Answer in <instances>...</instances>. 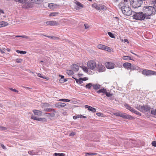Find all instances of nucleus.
<instances>
[{
  "label": "nucleus",
  "instance_id": "nucleus-1",
  "mask_svg": "<svg viewBox=\"0 0 156 156\" xmlns=\"http://www.w3.org/2000/svg\"><path fill=\"white\" fill-rule=\"evenodd\" d=\"M144 13H145L146 19L151 18V16L154 15L156 13V8L152 6H145L143 8Z\"/></svg>",
  "mask_w": 156,
  "mask_h": 156
},
{
  "label": "nucleus",
  "instance_id": "nucleus-2",
  "mask_svg": "<svg viewBox=\"0 0 156 156\" xmlns=\"http://www.w3.org/2000/svg\"><path fill=\"white\" fill-rule=\"evenodd\" d=\"M119 7L121 6V9L123 13L126 16H130L132 14V11L129 6L127 4L123 3H120Z\"/></svg>",
  "mask_w": 156,
  "mask_h": 156
},
{
  "label": "nucleus",
  "instance_id": "nucleus-3",
  "mask_svg": "<svg viewBox=\"0 0 156 156\" xmlns=\"http://www.w3.org/2000/svg\"><path fill=\"white\" fill-rule=\"evenodd\" d=\"M135 14L133 16V18L138 20H144L146 19L145 13L144 12H134Z\"/></svg>",
  "mask_w": 156,
  "mask_h": 156
},
{
  "label": "nucleus",
  "instance_id": "nucleus-4",
  "mask_svg": "<svg viewBox=\"0 0 156 156\" xmlns=\"http://www.w3.org/2000/svg\"><path fill=\"white\" fill-rule=\"evenodd\" d=\"M129 1L132 6L135 9L141 6L143 2L141 0H129Z\"/></svg>",
  "mask_w": 156,
  "mask_h": 156
},
{
  "label": "nucleus",
  "instance_id": "nucleus-5",
  "mask_svg": "<svg viewBox=\"0 0 156 156\" xmlns=\"http://www.w3.org/2000/svg\"><path fill=\"white\" fill-rule=\"evenodd\" d=\"M115 115L120 116L126 119H131L133 117L130 115H128L125 113L120 112H115L113 113Z\"/></svg>",
  "mask_w": 156,
  "mask_h": 156
},
{
  "label": "nucleus",
  "instance_id": "nucleus-6",
  "mask_svg": "<svg viewBox=\"0 0 156 156\" xmlns=\"http://www.w3.org/2000/svg\"><path fill=\"white\" fill-rule=\"evenodd\" d=\"M87 65V67L92 70L94 69L96 67V62L94 60H90L88 61Z\"/></svg>",
  "mask_w": 156,
  "mask_h": 156
},
{
  "label": "nucleus",
  "instance_id": "nucleus-7",
  "mask_svg": "<svg viewBox=\"0 0 156 156\" xmlns=\"http://www.w3.org/2000/svg\"><path fill=\"white\" fill-rule=\"evenodd\" d=\"M96 67L97 70L99 72H104L106 69L105 67L100 63H99L97 66L96 65Z\"/></svg>",
  "mask_w": 156,
  "mask_h": 156
},
{
  "label": "nucleus",
  "instance_id": "nucleus-8",
  "mask_svg": "<svg viewBox=\"0 0 156 156\" xmlns=\"http://www.w3.org/2000/svg\"><path fill=\"white\" fill-rule=\"evenodd\" d=\"M154 71L145 69L142 72V73L146 76H149L153 75Z\"/></svg>",
  "mask_w": 156,
  "mask_h": 156
},
{
  "label": "nucleus",
  "instance_id": "nucleus-9",
  "mask_svg": "<svg viewBox=\"0 0 156 156\" xmlns=\"http://www.w3.org/2000/svg\"><path fill=\"white\" fill-rule=\"evenodd\" d=\"M45 4H46L47 5H48V7L51 9H55L58 8L59 5H58L56 4H53L51 3L48 4L47 2H45Z\"/></svg>",
  "mask_w": 156,
  "mask_h": 156
},
{
  "label": "nucleus",
  "instance_id": "nucleus-10",
  "mask_svg": "<svg viewBox=\"0 0 156 156\" xmlns=\"http://www.w3.org/2000/svg\"><path fill=\"white\" fill-rule=\"evenodd\" d=\"M141 112H147V111L149 110L151 108L148 105H145L143 106H141V107L140 108Z\"/></svg>",
  "mask_w": 156,
  "mask_h": 156
},
{
  "label": "nucleus",
  "instance_id": "nucleus-11",
  "mask_svg": "<svg viewBox=\"0 0 156 156\" xmlns=\"http://www.w3.org/2000/svg\"><path fill=\"white\" fill-rule=\"evenodd\" d=\"M105 66L108 69H112L114 67L115 64L111 62H106L105 63Z\"/></svg>",
  "mask_w": 156,
  "mask_h": 156
},
{
  "label": "nucleus",
  "instance_id": "nucleus-12",
  "mask_svg": "<svg viewBox=\"0 0 156 156\" xmlns=\"http://www.w3.org/2000/svg\"><path fill=\"white\" fill-rule=\"evenodd\" d=\"M33 2H27L23 6V8H30L33 7Z\"/></svg>",
  "mask_w": 156,
  "mask_h": 156
},
{
  "label": "nucleus",
  "instance_id": "nucleus-13",
  "mask_svg": "<svg viewBox=\"0 0 156 156\" xmlns=\"http://www.w3.org/2000/svg\"><path fill=\"white\" fill-rule=\"evenodd\" d=\"M46 23L48 25L55 26L59 25V23H58L53 21H48L46 22Z\"/></svg>",
  "mask_w": 156,
  "mask_h": 156
},
{
  "label": "nucleus",
  "instance_id": "nucleus-14",
  "mask_svg": "<svg viewBox=\"0 0 156 156\" xmlns=\"http://www.w3.org/2000/svg\"><path fill=\"white\" fill-rule=\"evenodd\" d=\"M85 107L86 108H88V109L89 111H91L93 112H95L96 111V109L95 108L92 107L90 106L85 105Z\"/></svg>",
  "mask_w": 156,
  "mask_h": 156
},
{
  "label": "nucleus",
  "instance_id": "nucleus-15",
  "mask_svg": "<svg viewBox=\"0 0 156 156\" xmlns=\"http://www.w3.org/2000/svg\"><path fill=\"white\" fill-rule=\"evenodd\" d=\"M72 69L75 71H77L79 69L78 66L76 64H73L71 66Z\"/></svg>",
  "mask_w": 156,
  "mask_h": 156
},
{
  "label": "nucleus",
  "instance_id": "nucleus-16",
  "mask_svg": "<svg viewBox=\"0 0 156 156\" xmlns=\"http://www.w3.org/2000/svg\"><path fill=\"white\" fill-rule=\"evenodd\" d=\"M65 103L61 102L55 104V106L57 107L60 108V107H63L66 106Z\"/></svg>",
  "mask_w": 156,
  "mask_h": 156
},
{
  "label": "nucleus",
  "instance_id": "nucleus-17",
  "mask_svg": "<svg viewBox=\"0 0 156 156\" xmlns=\"http://www.w3.org/2000/svg\"><path fill=\"white\" fill-rule=\"evenodd\" d=\"M101 86L98 83L93 85V88L95 90H97L101 88Z\"/></svg>",
  "mask_w": 156,
  "mask_h": 156
},
{
  "label": "nucleus",
  "instance_id": "nucleus-18",
  "mask_svg": "<svg viewBox=\"0 0 156 156\" xmlns=\"http://www.w3.org/2000/svg\"><path fill=\"white\" fill-rule=\"evenodd\" d=\"M131 64L129 62H126L123 64V66L125 68L130 69L131 67Z\"/></svg>",
  "mask_w": 156,
  "mask_h": 156
},
{
  "label": "nucleus",
  "instance_id": "nucleus-19",
  "mask_svg": "<svg viewBox=\"0 0 156 156\" xmlns=\"http://www.w3.org/2000/svg\"><path fill=\"white\" fill-rule=\"evenodd\" d=\"M33 112L35 115L41 116L42 115V112L39 110H33Z\"/></svg>",
  "mask_w": 156,
  "mask_h": 156
},
{
  "label": "nucleus",
  "instance_id": "nucleus-20",
  "mask_svg": "<svg viewBox=\"0 0 156 156\" xmlns=\"http://www.w3.org/2000/svg\"><path fill=\"white\" fill-rule=\"evenodd\" d=\"M8 23L4 21L0 22V28L7 26Z\"/></svg>",
  "mask_w": 156,
  "mask_h": 156
},
{
  "label": "nucleus",
  "instance_id": "nucleus-21",
  "mask_svg": "<svg viewBox=\"0 0 156 156\" xmlns=\"http://www.w3.org/2000/svg\"><path fill=\"white\" fill-rule=\"evenodd\" d=\"M106 91V89L105 88H102L101 89L99 90H98L97 91V93L98 94H99L101 93H103L104 94H105V92Z\"/></svg>",
  "mask_w": 156,
  "mask_h": 156
},
{
  "label": "nucleus",
  "instance_id": "nucleus-22",
  "mask_svg": "<svg viewBox=\"0 0 156 156\" xmlns=\"http://www.w3.org/2000/svg\"><path fill=\"white\" fill-rule=\"evenodd\" d=\"M33 3H35L36 4H39L41 3L44 0H30Z\"/></svg>",
  "mask_w": 156,
  "mask_h": 156
},
{
  "label": "nucleus",
  "instance_id": "nucleus-23",
  "mask_svg": "<svg viewBox=\"0 0 156 156\" xmlns=\"http://www.w3.org/2000/svg\"><path fill=\"white\" fill-rule=\"evenodd\" d=\"M44 111L46 112H55V109L51 108H45L44 109Z\"/></svg>",
  "mask_w": 156,
  "mask_h": 156
},
{
  "label": "nucleus",
  "instance_id": "nucleus-24",
  "mask_svg": "<svg viewBox=\"0 0 156 156\" xmlns=\"http://www.w3.org/2000/svg\"><path fill=\"white\" fill-rule=\"evenodd\" d=\"M66 73L69 76L73 74V72L72 70H67L66 71Z\"/></svg>",
  "mask_w": 156,
  "mask_h": 156
},
{
  "label": "nucleus",
  "instance_id": "nucleus-25",
  "mask_svg": "<svg viewBox=\"0 0 156 156\" xmlns=\"http://www.w3.org/2000/svg\"><path fill=\"white\" fill-rule=\"evenodd\" d=\"M122 59L126 60H131V57L129 56H123L122 57Z\"/></svg>",
  "mask_w": 156,
  "mask_h": 156
},
{
  "label": "nucleus",
  "instance_id": "nucleus-26",
  "mask_svg": "<svg viewBox=\"0 0 156 156\" xmlns=\"http://www.w3.org/2000/svg\"><path fill=\"white\" fill-rule=\"evenodd\" d=\"M105 8L106 7L103 5H99L98 10H103V9H105Z\"/></svg>",
  "mask_w": 156,
  "mask_h": 156
},
{
  "label": "nucleus",
  "instance_id": "nucleus-27",
  "mask_svg": "<svg viewBox=\"0 0 156 156\" xmlns=\"http://www.w3.org/2000/svg\"><path fill=\"white\" fill-rule=\"evenodd\" d=\"M54 155L55 156H65V154L62 153H54Z\"/></svg>",
  "mask_w": 156,
  "mask_h": 156
},
{
  "label": "nucleus",
  "instance_id": "nucleus-28",
  "mask_svg": "<svg viewBox=\"0 0 156 156\" xmlns=\"http://www.w3.org/2000/svg\"><path fill=\"white\" fill-rule=\"evenodd\" d=\"M98 47L99 49L104 50L105 46L101 44H99L98 46Z\"/></svg>",
  "mask_w": 156,
  "mask_h": 156
},
{
  "label": "nucleus",
  "instance_id": "nucleus-29",
  "mask_svg": "<svg viewBox=\"0 0 156 156\" xmlns=\"http://www.w3.org/2000/svg\"><path fill=\"white\" fill-rule=\"evenodd\" d=\"M93 85L91 83H89L87 84L85 86V87L87 88H88V89H90L91 87L92 86L93 87Z\"/></svg>",
  "mask_w": 156,
  "mask_h": 156
},
{
  "label": "nucleus",
  "instance_id": "nucleus-30",
  "mask_svg": "<svg viewBox=\"0 0 156 156\" xmlns=\"http://www.w3.org/2000/svg\"><path fill=\"white\" fill-rule=\"evenodd\" d=\"M81 67L83 70L86 73H88V69L87 68V67L85 66H80Z\"/></svg>",
  "mask_w": 156,
  "mask_h": 156
},
{
  "label": "nucleus",
  "instance_id": "nucleus-31",
  "mask_svg": "<svg viewBox=\"0 0 156 156\" xmlns=\"http://www.w3.org/2000/svg\"><path fill=\"white\" fill-rule=\"evenodd\" d=\"M16 37H22L23 38H26L27 39H30V37L29 36L26 35H23V36H16Z\"/></svg>",
  "mask_w": 156,
  "mask_h": 156
},
{
  "label": "nucleus",
  "instance_id": "nucleus-32",
  "mask_svg": "<svg viewBox=\"0 0 156 156\" xmlns=\"http://www.w3.org/2000/svg\"><path fill=\"white\" fill-rule=\"evenodd\" d=\"M38 121H41L42 122H47V120L46 119L44 118H38L37 119Z\"/></svg>",
  "mask_w": 156,
  "mask_h": 156
},
{
  "label": "nucleus",
  "instance_id": "nucleus-33",
  "mask_svg": "<svg viewBox=\"0 0 156 156\" xmlns=\"http://www.w3.org/2000/svg\"><path fill=\"white\" fill-rule=\"evenodd\" d=\"M137 67L135 65H132L131 64V67L129 69L132 70H136L137 69Z\"/></svg>",
  "mask_w": 156,
  "mask_h": 156
},
{
  "label": "nucleus",
  "instance_id": "nucleus-34",
  "mask_svg": "<svg viewBox=\"0 0 156 156\" xmlns=\"http://www.w3.org/2000/svg\"><path fill=\"white\" fill-rule=\"evenodd\" d=\"M92 6L94 8L98 10L99 5H98V4L96 3L93 4L92 5Z\"/></svg>",
  "mask_w": 156,
  "mask_h": 156
},
{
  "label": "nucleus",
  "instance_id": "nucleus-35",
  "mask_svg": "<svg viewBox=\"0 0 156 156\" xmlns=\"http://www.w3.org/2000/svg\"><path fill=\"white\" fill-rule=\"evenodd\" d=\"M58 14V12H54L51 13L50 14V16H57Z\"/></svg>",
  "mask_w": 156,
  "mask_h": 156
},
{
  "label": "nucleus",
  "instance_id": "nucleus-36",
  "mask_svg": "<svg viewBox=\"0 0 156 156\" xmlns=\"http://www.w3.org/2000/svg\"><path fill=\"white\" fill-rule=\"evenodd\" d=\"M85 154L86 156H92V155H96L97 154L96 153H85Z\"/></svg>",
  "mask_w": 156,
  "mask_h": 156
},
{
  "label": "nucleus",
  "instance_id": "nucleus-37",
  "mask_svg": "<svg viewBox=\"0 0 156 156\" xmlns=\"http://www.w3.org/2000/svg\"><path fill=\"white\" fill-rule=\"evenodd\" d=\"M75 3L77 5L79 6L81 8H83V5L81 3H80V2H78L76 1L75 2Z\"/></svg>",
  "mask_w": 156,
  "mask_h": 156
},
{
  "label": "nucleus",
  "instance_id": "nucleus-38",
  "mask_svg": "<svg viewBox=\"0 0 156 156\" xmlns=\"http://www.w3.org/2000/svg\"><path fill=\"white\" fill-rule=\"evenodd\" d=\"M16 2H18L20 3H24L26 2V0H14Z\"/></svg>",
  "mask_w": 156,
  "mask_h": 156
},
{
  "label": "nucleus",
  "instance_id": "nucleus-39",
  "mask_svg": "<svg viewBox=\"0 0 156 156\" xmlns=\"http://www.w3.org/2000/svg\"><path fill=\"white\" fill-rule=\"evenodd\" d=\"M16 51L18 53H19L20 54H25L27 53L26 51H19V50H17Z\"/></svg>",
  "mask_w": 156,
  "mask_h": 156
},
{
  "label": "nucleus",
  "instance_id": "nucleus-40",
  "mask_svg": "<svg viewBox=\"0 0 156 156\" xmlns=\"http://www.w3.org/2000/svg\"><path fill=\"white\" fill-rule=\"evenodd\" d=\"M151 113L154 115L156 116V109H152L151 111Z\"/></svg>",
  "mask_w": 156,
  "mask_h": 156
},
{
  "label": "nucleus",
  "instance_id": "nucleus-41",
  "mask_svg": "<svg viewBox=\"0 0 156 156\" xmlns=\"http://www.w3.org/2000/svg\"><path fill=\"white\" fill-rule=\"evenodd\" d=\"M28 153L29 154L32 155L36 154L34 150L29 151H28Z\"/></svg>",
  "mask_w": 156,
  "mask_h": 156
},
{
  "label": "nucleus",
  "instance_id": "nucleus-42",
  "mask_svg": "<svg viewBox=\"0 0 156 156\" xmlns=\"http://www.w3.org/2000/svg\"><path fill=\"white\" fill-rule=\"evenodd\" d=\"M108 34L110 37L112 38H115V37L114 35L111 32H108Z\"/></svg>",
  "mask_w": 156,
  "mask_h": 156
},
{
  "label": "nucleus",
  "instance_id": "nucleus-43",
  "mask_svg": "<svg viewBox=\"0 0 156 156\" xmlns=\"http://www.w3.org/2000/svg\"><path fill=\"white\" fill-rule=\"evenodd\" d=\"M50 105L48 103H44L43 104L42 106L44 108H46L50 106Z\"/></svg>",
  "mask_w": 156,
  "mask_h": 156
},
{
  "label": "nucleus",
  "instance_id": "nucleus-44",
  "mask_svg": "<svg viewBox=\"0 0 156 156\" xmlns=\"http://www.w3.org/2000/svg\"><path fill=\"white\" fill-rule=\"evenodd\" d=\"M59 101H66L67 102H69L70 101L68 99H60Z\"/></svg>",
  "mask_w": 156,
  "mask_h": 156
},
{
  "label": "nucleus",
  "instance_id": "nucleus-45",
  "mask_svg": "<svg viewBox=\"0 0 156 156\" xmlns=\"http://www.w3.org/2000/svg\"><path fill=\"white\" fill-rule=\"evenodd\" d=\"M106 96L107 97H110L112 96V94H110L109 92H107V91H106V92H105V94Z\"/></svg>",
  "mask_w": 156,
  "mask_h": 156
},
{
  "label": "nucleus",
  "instance_id": "nucleus-46",
  "mask_svg": "<svg viewBox=\"0 0 156 156\" xmlns=\"http://www.w3.org/2000/svg\"><path fill=\"white\" fill-rule=\"evenodd\" d=\"M104 50L108 51H111V49L109 47L105 46V47Z\"/></svg>",
  "mask_w": 156,
  "mask_h": 156
},
{
  "label": "nucleus",
  "instance_id": "nucleus-47",
  "mask_svg": "<svg viewBox=\"0 0 156 156\" xmlns=\"http://www.w3.org/2000/svg\"><path fill=\"white\" fill-rule=\"evenodd\" d=\"M81 116L78 115L76 116H74L73 117L74 119H75L77 118H81Z\"/></svg>",
  "mask_w": 156,
  "mask_h": 156
},
{
  "label": "nucleus",
  "instance_id": "nucleus-48",
  "mask_svg": "<svg viewBox=\"0 0 156 156\" xmlns=\"http://www.w3.org/2000/svg\"><path fill=\"white\" fill-rule=\"evenodd\" d=\"M22 61V59L20 58H18L16 60V62L17 63L21 62Z\"/></svg>",
  "mask_w": 156,
  "mask_h": 156
},
{
  "label": "nucleus",
  "instance_id": "nucleus-49",
  "mask_svg": "<svg viewBox=\"0 0 156 156\" xmlns=\"http://www.w3.org/2000/svg\"><path fill=\"white\" fill-rule=\"evenodd\" d=\"M37 76L43 79H46L45 76H41V75L40 73H38L37 74Z\"/></svg>",
  "mask_w": 156,
  "mask_h": 156
},
{
  "label": "nucleus",
  "instance_id": "nucleus-50",
  "mask_svg": "<svg viewBox=\"0 0 156 156\" xmlns=\"http://www.w3.org/2000/svg\"><path fill=\"white\" fill-rule=\"evenodd\" d=\"M7 129L6 128L3 126H0V130H5Z\"/></svg>",
  "mask_w": 156,
  "mask_h": 156
},
{
  "label": "nucleus",
  "instance_id": "nucleus-51",
  "mask_svg": "<svg viewBox=\"0 0 156 156\" xmlns=\"http://www.w3.org/2000/svg\"><path fill=\"white\" fill-rule=\"evenodd\" d=\"M31 118L32 119H33L34 120H37V119H38V118H37V117H36L35 116H34V115H32L31 116Z\"/></svg>",
  "mask_w": 156,
  "mask_h": 156
},
{
  "label": "nucleus",
  "instance_id": "nucleus-52",
  "mask_svg": "<svg viewBox=\"0 0 156 156\" xmlns=\"http://www.w3.org/2000/svg\"><path fill=\"white\" fill-rule=\"evenodd\" d=\"M125 107L126 108L129 110H130V109L132 107L126 104L125 105Z\"/></svg>",
  "mask_w": 156,
  "mask_h": 156
},
{
  "label": "nucleus",
  "instance_id": "nucleus-53",
  "mask_svg": "<svg viewBox=\"0 0 156 156\" xmlns=\"http://www.w3.org/2000/svg\"><path fill=\"white\" fill-rule=\"evenodd\" d=\"M46 114H50V116L51 117H54L55 115V114L54 113H47Z\"/></svg>",
  "mask_w": 156,
  "mask_h": 156
},
{
  "label": "nucleus",
  "instance_id": "nucleus-54",
  "mask_svg": "<svg viewBox=\"0 0 156 156\" xmlns=\"http://www.w3.org/2000/svg\"><path fill=\"white\" fill-rule=\"evenodd\" d=\"M9 89L10 90L15 92L18 93V91L15 89H13L12 88H10Z\"/></svg>",
  "mask_w": 156,
  "mask_h": 156
},
{
  "label": "nucleus",
  "instance_id": "nucleus-55",
  "mask_svg": "<svg viewBox=\"0 0 156 156\" xmlns=\"http://www.w3.org/2000/svg\"><path fill=\"white\" fill-rule=\"evenodd\" d=\"M134 113L136 115H140V116L141 115V114L139 112L136 111H135V112H134Z\"/></svg>",
  "mask_w": 156,
  "mask_h": 156
},
{
  "label": "nucleus",
  "instance_id": "nucleus-56",
  "mask_svg": "<svg viewBox=\"0 0 156 156\" xmlns=\"http://www.w3.org/2000/svg\"><path fill=\"white\" fill-rule=\"evenodd\" d=\"M51 39L54 40H58L59 39V38L58 37L52 36Z\"/></svg>",
  "mask_w": 156,
  "mask_h": 156
},
{
  "label": "nucleus",
  "instance_id": "nucleus-57",
  "mask_svg": "<svg viewBox=\"0 0 156 156\" xmlns=\"http://www.w3.org/2000/svg\"><path fill=\"white\" fill-rule=\"evenodd\" d=\"M141 106H140V105H137V106L136 107V108L137 109H138V110H139V111H141V108H141Z\"/></svg>",
  "mask_w": 156,
  "mask_h": 156
},
{
  "label": "nucleus",
  "instance_id": "nucleus-58",
  "mask_svg": "<svg viewBox=\"0 0 156 156\" xmlns=\"http://www.w3.org/2000/svg\"><path fill=\"white\" fill-rule=\"evenodd\" d=\"M129 110L134 113L136 111V110L132 107H131Z\"/></svg>",
  "mask_w": 156,
  "mask_h": 156
},
{
  "label": "nucleus",
  "instance_id": "nucleus-59",
  "mask_svg": "<svg viewBox=\"0 0 156 156\" xmlns=\"http://www.w3.org/2000/svg\"><path fill=\"white\" fill-rule=\"evenodd\" d=\"M152 145L153 146L156 147V142L155 141H153L152 143Z\"/></svg>",
  "mask_w": 156,
  "mask_h": 156
},
{
  "label": "nucleus",
  "instance_id": "nucleus-60",
  "mask_svg": "<svg viewBox=\"0 0 156 156\" xmlns=\"http://www.w3.org/2000/svg\"><path fill=\"white\" fill-rule=\"evenodd\" d=\"M80 79H82V80H83V81H86V80H88V79L87 77H84L83 78H80Z\"/></svg>",
  "mask_w": 156,
  "mask_h": 156
},
{
  "label": "nucleus",
  "instance_id": "nucleus-61",
  "mask_svg": "<svg viewBox=\"0 0 156 156\" xmlns=\"http://www.w3.org/2000/svg\"><path fill=\"white\" fill-rule=\"evenodd\" d=\"M75 134V132H72L69 134L70 136H73Z\"/></svg>",
  "mask_w": 156,
  "mask_h": 156
},
{
  "label": "nucleus",
  "instance_id": "nucleus-62",
  "mask_svg": "<svg viewBox=\"0 0 156 156\" xmlns=\"http://www.w3.org/2000/svg\"><path fill=\"white\" fill-rule=\"evenodd\" d=\"M59 81L60 83H63L65 82H66V80H64L63 79H60L59 80Z\"/></svg>",
  "mask_w": 156,
  "mask_h": 156
},
{
  "label": "nucleus",
  "instance_id": "nucleus-63",
  "mask_svg": "<svg viewBox=\"0 0 156 156\" xmlns=\"http://www.w3.org/2000/svg\"><path fill=\"white\" fill-rule=\"evenodd\" d=\"M83 83V82L82 81V79H80V78L79 79V81H78V83L80 84H81L82 83Z\"/></svg>",
  "mask_w": 156,
  "mask_h": 156
},
{
  "label": "nucleus",
  "instance_id": "nucleus-64",
  "mask_svg": "<svg viewBox=\"0 0 156 156\" xmlns=\"http://www.w3.org/2000/svg\"><path fill=\"white\" fill-rule=\"evenodd\" d=\"M84 26L85 27V28L86 29L88 28L89 27V26L87 24H84Z\"/></svg>",
  "mask_w": 156,
  "mask_h": 156
}]
</instances>
